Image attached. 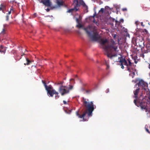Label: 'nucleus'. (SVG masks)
Wrapping results in <instances>:
<instances>
[{
    "label": "nucleus",
    "mask_w": 150,
    "mask_h": 150,
    "mask_svg": "<svg viewBox=\"0 0 150 150\" xmlns=\"http://www.w3.org/2000/svg\"><path fill=\"white\" fill-rule=\"evenodd\" d=\"M88 35L91 40L97 41L102 45L105 51V54L110 59L117 56V54L112 53L117 51L118 45L112 40L108 41L106 39L104 40L96 31V27L93 25H89L83 28Z\"/></svg>",
    "instance_id": "f257e3e1"
},
{
    "label": "nucleus",
    "mask_w": 150,
    "mask_h": 150,
    "mask_svg": "<svg viewBox=\"0 0 150 150\" xmlns=\"http://www.w3.org/2000/svg\"><path fill=\"white\" fill-rule=\"evenodd\" d=\"M139 90L140 88H138L133 91L134 97L136 99L134 100V102L135 105L140 108L141 110L148 113L149 111V108L147 106L146 100L143 96L142 93L139 94V96H138Z\"/></svg>",
    "instance_id": "f03ea898"
},
{
    "label": "nucleus",
    "mask_w": 150,
    "mask_h": 150,
    "mask_svg": "<svg viewBox=\"0 0 150 150\" xmlns=\"http://www.w3.org/2000/svg\"><path fill=\"white\" fill-rule=\"evenodd\" d=\"M82 102L83 105L86 108V109L81 115L79 113V110L76 111V114L79 118L83 119V121H86L87 120L84 118V117L87 114L88 117L92 116V112L95 109L94 105L92 101L89 102L88 99L84 98H83Z\"/></svg>",
    "instance_id": "7ed1b4c3"
},
{
    "label": "nucleus",
    "mask_w": 150,
    "mask_h": 150,
    "mask_svg": "<svg viewBox=\"0 0 150 150\" xmlns=\"http://www.w3.org/2000/svg\"><path fill=\"white\" fill-rule=\"evenodd\" d=\"M73 88V86L71 85H69V87L66 86L61 85L59 87L58 91L62 96L68 93L70 90H72Z\"/></svg>",
    "instance_id": "20e7f679"
},
{
    "label": "nucleus",
    "mask_w": 150,
    "mask_h": 150,
    "mask_svg": "<svg viewBox=\"0 0 150 150\" xmlns=\"http://www.w3.org/2000/svg\"><path fill=\"white\" fill-rule=\"evenodd\" d=\"M127 61H128V63H127V70L131 72V73L129 74V75L132 76V77H133L135 74V70L133 68L134 65L133 63L131 62L129 59H127Z\"/></svg>",
    "instance_id": "39448f33"
},
{
    "label": "nucleus",
    "mask_w": 150,
    "mask_h": 150,
    "mask_svg": "<svg viewBox=\"0 0 150 150\" xmlns=\"http://www.w3.org/2000/svg\"><path fill=\"white\" fill-rule=\"evenodd\" d=\"M73 4L79 9V7L81 5H82L86 9H88V6L85 4L83 0H74Z\"/></svg>",
    "instance_id": "423d86ee"
},
{
    "label": "nucleus",
    "mask_w": 150,
    "mask_h": 150,
    "mask_svg": "<svg viewBox=\"0 0 150 150\" xmlns=\"http://www.w3.org/2000/svg\"><path fill=\"white\" fill-rule=\"evenodd\" d=\"M42 81L44 84L46 90L47 92L48 95L49 96L50 95H52V93L55 90L52 89L53 88L51 85L47 86V85L46 83L44 81L42 80Z\"/></svg>",
    "instance_id": "0eeeda50"
},
{
    "label": "nucleus",
    "mask_w": 150,
    "mask_h": 150,
    "mask_svg": "<svg viewBox=\"0 0 150 150\" xmlns=\"http://www.w3.org/2000/svg\"><path fill=\"white\" fill-rule=\"evenodd\" d=\"M136 43L137 44H138L140 47H143L144 46V41L142 36H138L137 38Z\"/></svg>",
    "instance_id": "6e6552de"
},
{
    "label": "nucleus",
    "mask_w": 150,
    "mask_h": 150,
    "mask_svg": "<svg viewBox=\"0 0 150 150\" xmlns=\"http://www.w3.org/2000/svg\"><path fill=\"white\" fill-rule=\"evenodd\" d=\"M119 62V64L121 66V68L122 69H124V65L126 66L127 65V61L124 58L122 57L120 58Z\"/></svg>",
    "instance_id": "1a4fd4ad"
},
{
    "label": "nucleus",
    "mask_w": 150,
    "mask_h": 150,
    "mask_svg": "<svg viewBox=\"0 0 150 150\" xmlns=\"http://www.w3.org/2000/svg\"><path fill=\"white\" fill-rule=\"evenodd\" d=\"M138 85L139 87H142L144 90H146V88H144L145 87H148V84L147 83L145 82L142 80H140L136 84Z\"/></svg>",
    "instance_id": "9d476101"
},
{
    "label": "nucleus",
    "mask_w": 150,
    "mask_h": 150,
    "mask_svg": "<svg viewBox=\"0 0 150 150\" xmlns=\"http://www.w3.org/2000/svg\"><path fill=\"white\" fill-rule=\"evenodd\" d=\"M54 95H55L54 97L56 99H57L59 98L60 97L58 92L56 91L55 90L52 93V95H50L49 96L50 97H52Z\"/></svg>",
    "instance_id": "9b49d317"
},
{
    "label": "nucleus",
    "mask_w": 150,
    "mask_h": 150,
    "mask_svg": "<svg viewBox=\"0 0 150 150\" xmlns=\"http://www.w3.org/2000/svg\"><path fill=\"white\" fill-rule=\"evenodd\" d=\"M104 10V13L108 15H110V11L111 10V8L108 6H105V7Z\"/></svg>",
    "instance_id": "f8f14e48"
},
{
    "label": "nucleus",
    "mask_w": 150,
    "mask_h": 150,
    "mask_svg": "<svg viewBox=\"0 0 150 150\" xmlns=\"http://www.w3.org/2000/svg\"><path fill=\"white\" fill-rule=\"evenodd\" d=\"M42 2L45 5L47 6H50L51 5L50 0H42Z\"/></svg>",
    "instance_id": "ddd939ff"
},
{
    "label": "nucleus",
    "mask_w": 150,
    "mask_h": 150,
    "mask_svg": "<svg viewBox=\"0 0 150 150\" xmlns=\"http://www.w3.org/2000/svg\"><path fill=\"white\" fill-rule=\"evenodd\" d=\"M146 50H145L144 49V50H142V53H146L150 52L149 45H147L146 47Z\"/></svg>",
    "instance_id": "4468645a"
},
{
    "label": "nucleus",
    "mask_w": 150,
    "mask_h": 150,
    "mask_svg": "<svg viewBox=\"0 0 150 150\" xmlns=\"http://www.w3.org/2000/svg\"><path fill=\"white\" fill-rule=\"evenodd\" d=\"M74 6V8H71L69 9L67 11V12L68 13H72L74 12H76L78 10V8H77L75 6Z\"/></svg>",
    "instance_id": "2eb2a0df"
},
{
    "label": "nucleus",
    "mask_w": 150,
    "mask_h": 150,
    "mask_svg": "<svg viewBox=\"0 0 150 150\" xmlns=\"http://www.w3.org/2000/svg\"><path fill=\"white\" fill-rule=\"evenodd\" d=\"M6 5L4 4H2L0 5V11H2L4 12V9H5Z\"/></svg>",
    "instance_id": "dca6fc26"
},
{
    "label": "nucleus",
    "mask_w": 150,
    "mask_h": 150,
    "mask_svg": "<svg viewBox=\"0 0 150 150\" xmlns=\"http://www.w3.org/2000/svg\"><path fill=\"white\" fill-rule=\"evenodd\" d=\"M104 9L103 8H101L100 10L99 11V16H101L102 15L103 13H104Z\"/></svg>",
    "instance_id": "f3484780"
},
{
    "label": "nucleus",
    "mask_w": 150,
    "mask_h": 150,
    "mask_svg": "<svg viewBox=\"0 0 150 150\" xmlns=\"http://www.w3.org/2000/svg\"><path fill=\"white\" fill-rule=\"evenodd\" d=\"M26 63H25L24 64L25 65H29L30 64L31 62V61L28 58H26Z\"/></svg>",
    "instance_id": "a211bd4d"
},
{
    "label": "nucleus",
    "mask_w": 150,
    "mask_h": 150,
    "mask_svg": "<svg viewBox=\"0 0 150 150\" xmlns=\"http://www.w3.org/2000/svg\"><path fill=\"white\" fill-rule=\"evenodd\" d=\"M115 25L116 27H118L119 25H120V22L119 21H118L117 20H115Z\"/></svg>",
    "instance_id": "6ab92c4d"
},
{
    "label": "nucleus",
    "mask_w": 150,
    "mask_h": 150,
    "mask_svg": "<svg viewBox=\"0 0 150 150\" xmlns=\"http://www.w3.org/2000/svg\"><path fill=\"white\" fill-rule=\"evenodd\" d=\"M76 27L79 28H82L83 27L82 25L80 23L77 24L76 26Z\"/></svg>",
    "instance_id": "aec40b11"
},
{
    "label": "nucleus",
    "mask_w": 150,
    "mask_h": 150,
    "mask_svg": "<svg viewBox=\"0 0 150 150\" xmlns=\"http://www.w3.org/2000/svg\"><path fill=\"white\" fill-rule=\"evenodd\" d=\"M140 31L141 32H144L146 34H147L148 33V31L146 29H144L143 30H140Z\"/></svg>",
    "instance_id": "412c9836"
},
{
    "label": "nucleus",
    "mask_w": 150,
    "mask_h": 150,
    "mask_svg": "<svg viewBox=\"0 0 150 150\" xmlns=\"http://www.w3.org/2000/svg\"><path fill=\"white\" fill-rule=\"evenodd\" d=\"M5 30L4 28L3 29L1 33V34L2 35H4L5 34Z\"/></svg>",
    "instance_id": "4be33fe9"
},
{
    "label": "nucleus",
    "mask_w": 150,
    "mask_h": 150,
    "mask_svg": "<svg viewBox=\"0 0 150 150\" xmlns=\"http://www.w3.org/2000/svg\"><path fill=\"white\" fill-rule=\"evenodd\" d=\"M57 4L59 6L62 5V2L60 1H58L57 2Z\"/></svg>",
    "instance_id": "5701e85b"
},
{
    "label": "nucleus",
    "mask_w": 150,
    "mask_h": 150,
    "mask_svg": "<svg viewBox=\"0 0 150 150\" xmlns=\"http://www.w3.org/2000/svg\"><path fill=\"white\" fill-rule=\"evenodd\" d=\"M6 50V48H4V49L1 50L0 52H3L4 53H5Z\"/></svg>",
    "instance_id": "b1692460"
},
{
    "label": "nucleus",
    "mask_w": 150,
    "mask_h": 150,
    "mask_svg": "<svg viewBox=\"0 0 150 150\" xmlns=\"http://www.w3.org/2000/svg\"><path fill=\"white\" fill-rule=\"evenodd\" d=\"M63 83H64L63 81H61L60 82H59L57 83V85L61 84V85H62V84Z\"/></svg>",
    "instance_id": "393cba45"
},
{
    "label": "nucleus",
    "mask_w": 150,
    "mask_h": 150,
    "mask_svg": "<svg viewBox=\"0 0 150 150\" xmlns=\"http://www.w3.org/2000/svg\"><path fill=\"white\" fill-rule=\"evenodd\" d=\"M76 21L77 23V24H79L80 23V20H79V19L78 18H76Z\"/></svg>",
    "instance_id": "a878e982"
},
{
    "label": "nucleus",
    "mask_w": 150,
    "mask_h": 150,
    "mask_svg": "<svg viewBox=\"0 0 150 150\" xmlns=\"http://www.w3.org/2000/svg\"><path fill=\"white\" fill-rule=\"evenodd\" d=\"M71 112V111L70 110H69L68 111H67V110H65V112L67 114H70Z\"/></svg>",
    "instance_id": "bb28decb"
},
{
    "label": "nucleus",
    "mask_w": 150,
    "mask_h": 150,
    "mask_svg": "<svg viewBox=\"0 0 150 150\" xmlns=\"http://www.w3.org/2000/svg\"><path fill=\"white\" fill-rule=\"evenodd\" d=\"M6 20L7 21H8L9 20V16L8 15H7L6 16Z\"/></svg>",
    "instance_id": "cd10ccee"
},
{
    "label": "nucleus",
    "mask_w": 150,
    "mask_h": 150,
    "mask_svg": "<svg viewBox=\"0 0 150 150\" xmlns=\"http://www.w3.org/2000/svg\"><path fill=\"white\" fill-rule=\"evenodd\" d=\"M124 20L123 19H121L119 21L120 22V23H123L124 22Z\"/></svg>",
    "instance_id": "c85d7f7f"
},
{
    "label": "nucleus",
    "mask_w": 150,
    "mask_h": 150,
    "mask_svg": "<svg viewBox=\"0 0 150 150\" xmlns=\"http://www.w3.org/2000/svg\"><path fill=\"white\" fill-rule=\"evenodd\" d=\"M70 81H72V83H75L74 82V79H71L70 80Z\"/></svg>",
    "instance_id": "c756f323"
},
{
    "label": "nucleus",
    "mask_w": 150,
    "mask_h": 150,
    "mask_svg": "<svg viewBox=\"0 0 150 150\" xmlns=\"http://www.w3.org/2000/svg\"><path fill=\"white\" fill-rule=\"evenodd\" d=\"M106 66H107L106 69H108L109 68L110 66H109V64H106Z\"/></svg>",
    "instance_id": "7c9ffc66"
},
{
    "label": "nucleus",
    "mask_w": 150,
    "mask_h": 150,
    "mask_svg": "<svg viewBox=\"0 0 150 150\" xmlns=\"http://www.w3.org/2000/svg\"><path fill=\"white\" fill-rule=\"evenodd\" d=\"M144 53H143L140 54V56L142 57L143 58H144Z\"/></svg>",
    "instance_id": "2f4dec72"
},
{
    "label": "nucleus",
    "mask_w": 150,
    "mask_h": 150,
    "mask_svg": "<svg viewBox=\"0 0 150 150\" xmlns=\"http://www.w3.org/2000/svg\"><path fill=\"white\" fill-rule=\"evenodd\" d=\"M122 10L123 11H127V9L126 8H122Z\"/></svg>",
    "instance_id": "473e14b6"
},
{
    "label": "nucleus",
    "mask_w": 150,
    "mask_h": 150,
    "mask_svg": "<svg viewBox=\"0 0 150 150\" xmlns=\"http://www.w3.org/2000/svg\"><path fill=\"white\" fill-rule=\"evenodd\" d=\"M105 92H106V93H108L109 92V88L107 89Z\"/></svg>",
    "instance_id": "72a5a7b5"
},
{
    "label": "nucleus",
    "mask_w": 150,
    "mask_h": 150,
    "mask_svg": "<svg viewBox=\"0 0 150 150\" xmlns=\"http://www.w3.org/2000/svg\"><path fill=\"white\" fill-rule=\"evenodd\" d=\"M0 48L1 49V50L4 49V48H5L2 45L0 46Z\"/></svg>",
    "instance_id": "f704fd0d"
},
{
    "label": "nucleus",
    "mask_w": 150,
    "mask_h": 150,
    "mask_svg": "<svg viewBox=\"0 0 150 150\" xmlns=\"http://www.w3.org/2000/svg\"><path fill=\"white\" fill-rule=\"evenodd\" d=\"M141 25L143 27H144L145 26L143 24V22H142L141 23Z\"/></svg>",
    "instance_id": "c9c22d12"
},
{
    "label": "nucleus",
    "mask_w": 150,
    "mask_h": 150,
    "mask_svg": "<svg viewBox=\"0 0 150 150\" xmlns=\"http://www.w3.org/2000/svg\"><path fill=\"white\" fill-rule=\"evenodd\" d=\"M63 103L65 105H66L67 104V102L65 100H63Z\"/></svg>",
    "instance_id": "e433bc0d"
},
{
    "label": "nucleus",
    "mask_w": 150,
    "mask_h": 150,
    "mask_svg": "<svg viewBox=\"0 0 150 150\" xmlns=\"http://www.w3.org/2000/svg\"><path fill=\"white\" fill-rule=\"evenodd\" d=\"M37 13H35L33 15V17H36V16H37Z\"/></svg>",
    "instance_id": "4c0bfd02"
},
{
    "label": "nucleus",
    "mask_w": 150,
    "mask_h": 150,
    "mask_svg": "<svg viewBox=\"0 0 150 150\" xmlns=\"http://www.w3.org/2000/svg\"><path fill=\"white\" fill-rule=\"evenodd\" d=\"M10 10L11 11H12L13 12V8L12 7H11L10 8Z\"/></svg>",
    "instance_id": "58836bf2"
},
{
    "label": "nucleus",
    "mask_w": 150,
    "mask_h": 150,
    "mask_svg": "<svg viewBox=\"0 0 150 150\" xmlns=\"http://www.w3.org/2000/svg\"><path fill=\"white\" fill-rule=\"evenodd\" d=\"M146 130L149 133H150V132L149 131V130H148V129H147V128L146 129Z\"/></svg>",
    "instance_id": "ea45409f"
},
{
    "label": "nucleus",
    "mask_w": 150,
    "mask_h": 150,
    "mask_svg": "<svg viewBox=\"0 0 150 150\" xmlns=\"http://www.w3.org/2000/svg\"><path fill=\"white\" fill-rule=\"evenodd\" d=\"M46 10L47 12H49L50 11V9L49 8H47L46 9Z\"/></svg>",
    "instance_id": "a19ab883"
},
{
    "label": "nucleus",
    "mask_w": 150,
    "mask_h": 150,
    "mask_svg": "<svg viewBox=\"0 0 150 150\" xmlns=\"http://www.w3.org/2000/svg\"><path fill=\"white\" fill-rule=\"evenodd\" d=\"M11 13V10H10V11L8 12V14L9 15Z\"/></svg>",
    "instance_id": "79ce46f5"
},
{
    "label": "nucleus",
    "mask_w": 150,
    "mask_h": 150,
    "mask_svg": "<svg viewBox=\"0 0 150 150\" xmlns=\"http://www.w3.org/2000/svg\"><path fill=\"white\" fill-rule=\"evenodd\" d=\"M91 92L90 90H88L86 91V92L87 93H89Z\"/></svg>",
    "instance_id": "37998d69"
},
{
    "label": "nucleus",
    "mask_w": 150,
    "mask_h": 150,
    "mask_svg": "<svg viewBox=\"0 0 150 150\" xmlns=\"http://www.w3.org/2000/svg\"><path fill=\"white\" fill-rule=\"evenodd\" d=\"M112 22H114V21H115V19H114V18H112Z\"/></svg>",
    "instance_id": "c03bdc74"
},
{
    "label": "nucleus",
    "mask_w": 150,
    "mask_h": 150,
    "mask_svg": "<svg viewBox=\"0 0 150 150\" xmlns=\"http://www.w3.org/2000/svg\"><path fill=\"white\" fill-rule=\"evenodd\" d=\"M93 22L94 23H96L97 22L95 20H93Z\"/></svg>",
    "instance_id": "a18cd8bd"
},
{
    "label": "nucleus",
    "mask_w": 150,
    "mask_h": 150,
    "mask_svg": "<svg viewBox=\"0 0 150 150\" xmlns=\"http://www.w3.org/2000/svg\"><path fill=\"white\" fill-rule=\"evenodd\" d=\"M33 67H35V66H32V68H33Z\"/></svg>",
    "instance_id": "49530a36"
},
{
    "label": "nucleus",
    "mask_w": 150,
    "mask_h": 150,
    "mask_svg": "<svg viewBox=\"0 0 150 150\" xmlns=\"http://www.w3.org/2000/svg\"><path fill=\"white\" fill-rule=\"evenodd\" d=\"M13 23L12 22H10V23H9V24H11L12 23Z\"/></svg>",
    "instance_id": "de8ad7c7"
},
{
    "label": "nucleus",
    "mask_w": 150,
    "mask_h": 150,
    "mask_svg": "<svg viewBox=\"0 0 150 150\" xmlns=\"http://www.w3.org/2000/svg\"><path fill=\"white\" fill-rule=\"evenodd\" d=\"M24 54V53L23 54L21 55V56H23Z\"/></svg>",
    "instance_id": "09e8293b"
},
{
    "label": "nucleus",
    "mask_w": 150,
    "mask_h": 150,
    "mask_svg": "<svg viewBox=\"0 0 150 150\" xmlns=\"http://www.w3.org/2000/svg\"><path fill=\"white\" fill-rule=\"evenodd\" d=\"M38 73H39V70H38Z\"/></svg>",
    "instance_id": "8fccbe9b"
},
{
    "label": "nucleus",
    "mask_w": 150,
    "mask_h": 150,
    "mask_svg": "<svg viewBox=\"0 0 150 150\" xmlns=\"http://www.w3.org/2000/svg\"><path fill=\"white\" fill-rule=\"evenodd\" d=\"M135 63H137V62L136 61L135 62Z\"/></svg>",
    "instance_id": "3c124183"
},
{
    "label": "nucleus",
    "mask_w": 150,
    "mask_h": 150,
    "mask_svg": "<svg viewBox=\"0 0 150 150\" xmlns=\"http://www.w3.org/2000/svg\"><path fill=\"white\" fill-rule=\"evenodd\" d=\"M76 77L77 76V75H76Z\"/></svg>",
    "instance_id": "603ef678"
}]
</instances>
